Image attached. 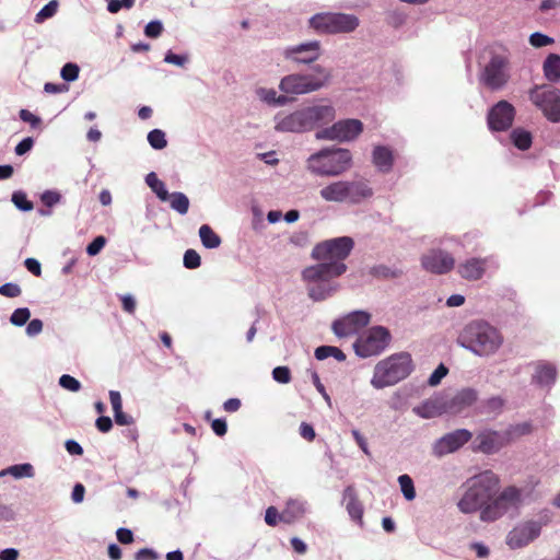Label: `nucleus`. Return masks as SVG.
Segmentation results:
<instances>
[{
  "label": "nucleus",
  "instance_id": "1",
  "mask_svg": "<svg viewBox=\"0 0 560 560\" xmlns=\"http://www.w3.org/2000/svg\"><path fill=\"white\" fill-rule=\"evenodd\" d=\"M353 247L354 242L350 236H340L318 243L313 248L312 257L319 262L302 271V279L313 301H324L338 291L339 284L335 279L347 271L345 260Z\"/></svg>",
  "mask_w": 560,
  "mask_h": 560
},
{
  "label": "nucleus",
  "instance_id": "2",
  "mask_svg": "<svg viewBox=\"0 0 560 560\" xmlns=\"http://www.w3.org/2000/svg\"><path fill=\"white\" fill-rule=\"evenodd\" d=\"M335 118L336 109L330 103H318L277 113L273 129L282 133H305L332 122Z\"/></svg>",
  "mask_w": 560,
  "mask_h": 560
},
{
  "label": "nucleus",
  "instance_id": "3",
  "mask_svg": "<svg viewBox=\"0 0 560 560\" xmlns=\"http://www.w3.org/2000/svg\"><path fill=\"white\" fill-rule=\"evenodd\" d=\"M456 342L477 357L490 358L501 349L504 337L499 328L487 320L474 319L462 328Z\"/></svg>",
  "mask_w": 560,
  "mask_h": 560
},
{
  "label": "nucleus",
  "instance_id": "4",
  "mask_svg": "<svg viewBox=\"0 0 560 560\" xmlns=\"http://www.w3.org/2000/svg\"><path fill=\"white\" fill-rule=\"evenodd\" d=\"M499 478L491 470L482 471L467 479L463 485L464 493L457 502L458 510L464 514L480 512L497 493Z\"/></svg>",
  "mask_w": 560,
  "mask_h": 560
},
{
  "label": "nucleus",
  "instance_id": "5",
  "mask_svg": "<svg viewBox=\"0 0 560 560\" xmlns=\"http://www.w3.org/2000/svg\"><path fill=\"white\" fill-rule=\"evenodd\" d=\"M512 54L502 44H494L488 50V60L483 65L479 80L491 91L502 90L512 78Z\"/></svg>",
  "mask_w": 560,
  "mask_h": 560
},
{
  "label": "nucleus",
  "instance_id": "6",
  "mask_svg": "<svg viewBox=\"0 0 560 560\" xmlns=\"http://www.w3.org/2000/svg\"><path fill=\"white\" fill-rule=\"evenodd\" d=\"M306 163V167L312 174L322 177H334L343 174L351 167L352 154L348 149L326 148L311 154Z\"/></svg>",
  "mask_w": 560,
  "mask_h": 560
},
{
  "label": "nucleus",
  "instance_id": "7",
  "mask_svg": "<svg viewBox=\"0 0 560 560\" xmlns=\"http://www.w3.org/2000/svg\"><path fill=\"white\" fill-rule=\"evenodd\" d=\"M412 371L410 353H394L375 365L371 385L376 389L393 386L407 378Z\"/></svg>",
  "mask_w": 560,
  "mask_h": 560
},
{
  "label": "nucleus",
  "instance_id": "8",
  "mask_svg": "<svg viewBox=\"0 0 560 560\" xmlns=\"http://www.w3.org/2000/svg\"><path fill=\"white\" fill-rule=\"evenodd\" d=\"M331 71L320 65L312 68L311 73H291L284 75L279 82V90L289 95H303L319 91L328 85Z\"/></svg>",
  "mask_w": 560,
  "mask_h": 560
},
{
  "label": "nucleus",
  "instance_id": "9",
  "mask_svg": "<svg viewBox=\"0 0 560 560\" xmlns=\"http://www.w3.org/2000/svg\"><path fill=\"white\" fill-rule=\"evenodd\" d=\"M359 24L357 15L342 12H320L308 19V27L319 35L351 33Z\"/></svg>",
  "mask_w": 560,
  "mask_h": 560
},
{
  "label": "nucleus",
  "instance_id": "10",
  "mask_svg": "<svg viewBox=\"0 0 560 560\" xmlns=\"http://www.w3.org/2000/svg\"><path fill=\"white\" fill-rule=\"evenodd\" d=\"M523 502V490L515 486H509L499 495H494L492 501L481 510L480 520L482 522H494L511 509L517 510Z\"/></svg>",
  "mask_w": 560,
  "mask_h": 560
},
{
  "label": "nucleus",
  "instance_id": "11",
  "mask_svg": "<svg viewBox=\"0 0 560 560\" xmlns=\"http://www.w3.org/2000/svg\"><path fill=\"white\" fill-rule=\"evenodd\" d=\"M530 102L539 108L551 122H560V92L548 85H535L528 92Z\"/></svg>",
  "mask_w": 560,
  "mask_h": 560
},
{
  "label": "nucleus",
  "instance_id": "12",
  "mask_svg": "<svg viewBox=\"0 0 560 560\" xmlns=\"http://www.w3.org/2000/svg\"><path fill=\"white\" fill-rule=\"evenodd\" d=\"M392 336L383 326H373L353 343L355 354L360 358L378 355L389 345Z\"/></svg>",
  "mask_w": 560,
  "mask_h": 560
},
{
  "label": "nucleus",
  "instance_id": "13",
  "mask_svg": "<svg viewBox=\"0 0 560 560\" xmlns=\"http://www.w3.org/2000/svg\"><path fill=\"white\" fill-rule=\"evenodd\" d=\"M363 130L359 119L349 118L334 122L330 127L322 128L316 132L319 140L348 142L354 140Z\"/></svg>",
  "mask_w": 560,
  "mask_h": 560
},
{
  "label": "nucleus",
  "instance_id": "14",
  "mask_svg": "<svg viewBox=\"0 0 560 560\" xmlns=\"http://www.w3.org/2000/svg\"><path fill=\"white\" fill-rule=\"evenodd\" d=\"M472 433L467 429H456L438 439L432 445V453L436 457H443L447 454L458 451L468 443Z\"/></svg>",
  "mask_w": 560,
  "mask_h": 560
},
{
  "label": "nucleus",
  "instance_id": "15",
  "mask_svg": "<svg viewBox=\"0 0 560 560\" xmlns=\"http://www.w3.org/2000/svg\"><path fill=\"white\" fill-rule=\"evenodd\" d=\"M515 107L508 101H500L488 112L487 124L491 131H505L515 118Z\"/></svg>",
  "mask_w": 560,
  "mask_h": 560
},
{
  "label": "nucleus",
  "instance_id": "16",
  "mask_svg": "<svg viewBox=\"0 0 560 560\" xmlns=\"http://www.w3.org/2000/svg\"><path fill=\"white\" fill-rule=\"evenodd\" d=\"M371 315L365 311H353L341 318L334 320L331 329L337 337H347L357 334L368 326Z\"/></svg>",
  "mask_w": 560,
  "mask_h": 560
},
{
  "label": "nucleus",
  "instance_id": "17",
  "mask_svg": "<svg viewBox=\"0 0 560 560\" xmlns=\"http://www.w3.org/2000/svg\"><path fill=\"white\" fill-rule=\"evenodd\" d=\"M541 524L536 521H527L515 526L506 536V544L512 549L527 546L539 537Z\"/></svg>",
  "mask_w": 560,
  "mask_h": 560
},
{
  "label": "nucleus",
  "instance_id": "18",
  "mask_svg": "<svg viewBox=\"0 0 560 560\" xmlns=\"http://www.w3.org/2000/svg\"><path fill=\"white\" fill-rule=\"evenodd\" d=\"M322 55L319 40H310L298 45L289 46L284 49L285 59L300 63L308 65L316 61Z\"/></svg>",
  "mask_w": 560,
  "mask_h": 560
},
{
  "label": "nucleus",
  "instance_id": "19",
  "mask_svg": "<svg viewBox=\"0 0 560 560\" xmlns=\"http://www.w3.org/2000/svg\"><path fill=\"white\" fill-rule=\"evenodd\" d=\"M509 442L506 433L494 430H483L479 432L474 441V451L490 455L499 452Z\"/></svg>",
  "mask_w": 560,
  "mask_h": 560
},
{
  "label": "nucleus",
  "instance_id": "20",
  "mask_svg": "<svg viewBox=\"0 0 560 560\" xmlns=\"http://www.w3.org/2000/svg\"><path fill=\"white\" fill-rule=\"evenodd\" d=\"M422 267L432 273L444 275L454 268L455 259L441 249H432L421 258Z\"/></svg>",
  "mask_w": 560,
  "mask_h": 560
},
{
  "label": "nucleus",
  "instance_id": "21",
  "mask_svg": "<svg viewBox=\"0 0 560 560\" xmlns=\"http://www.w3.org/2000/svg\"><path fill=\"white\" fill-rule=\"evenodd\" d=\"M498 267L495 260L492 257L486 258H470L462 262L457 267L459 276L469 281H476L482 278L487 267Z\"/></svg>",
  "mask_w": 560,
  "mask_h": 560
},
{
  "label": "nucleus",
  "instance_id": "22",
  "mask_svg": "<svg viewBox=\"0 0 560 560\" xmlns=\"http://www.w3.org/2000/svg\"><path fill=\"white\" fill-rule=\"evenodd\" d=\"M478 399V393L474 388H463L443 405L445 412L460 413L465 409L472 406Z\"/></svg>",
  "mask_w": 560,
  "mask_h": 560
},
{
  "label": "nucleus",
  "instance_id": "23",
  "mask_svg": "<svg viewBox=\"0 0 560 560\" xmlns=\"http://www.w3.org/2000/svg\"><path fill=\"white\" fill-rule=\"evenodd\" d=\"M535 372L532 376V383L550 389L558 376L557 368L553 363L547 361H538L534 363Z\"/></svg>",
  "mask_w": 560,
  "mask_h": 560
},
{
  "label": "nucleus",
  "instance_id": "24",
  "mask_svg": "<svg viewBox=\"0 0 560 560\" xmlns=\"http://www.w3.org/2000/svg\"><path fill=\"white\" fill-rule=\"evenodd\" d=\"M346 202L358 205L373 196V189L365 180H345Z\"/></svg>",
  "mask_w": 560,
  "mask_h": 560
},
{
  "label": "nucleus",
  "instance_id": "25",
  "mask_svg": "<svg viewBox=\"0 0 560 560\" xmlns=\"http://www.w3.org/2000/svg\"><path fill=\"white\" fill-rule=\"evenodd\" d=\"M307 502L301 499H290L280 513V522L292 524L302 518L307 512Z\"/></svg>",
  "mask_w": 560,
  "mask_h": 560
},
{
  "label": "nucleus",
  "instance_id": "26",
  "mask_svg": "<svg viewBox=\"0 0 560 560\" xmlns=\"http://www.w3.org/2000/svg\"><path fill=\"white\" fill-rule=\"evenodd\" d=\"M372 160L376 168L382 173H388L393 167V152L387 147L376 145L373 150Z\"/></svg>",
  "mask_w": 560,
  "mask_h": 560
},
{
  "label": "nucleus",
  "instance_id": "27",
  "mask_svg": "<svg viewBox=\"0 0 560 560\" xmlns=\"http://www.w3.org/2000/svg\"><path fill=\"white\" fill-rule=\"evenodd\" d=\"M343 500L347 501L346 509L349 516L353 521H359L362 524L363 506L358 500L355 490L353 487L348 486L343 490Z\"/></svg>",
  "mask_w": 560,
  "mask_h": 560
},
{
  "label": "nucleus",
  "instance_id": "28",
  "mask_svg": "<svg viewBox=\"0 0 560 560\" xmlns=\"http://www.w3.org/2000/svg\"><path fill=\"white\" fill-rule=\"evenodd\" d=\"M319 196L328 202H346L345 180L334 182L323 187Z\"/></svg>",
  "mask_w": 560,
  "mask_h": 560
},
{
  "label": "nucleus",
  "instance_id": "29",
  "mask_svg": "<svg viewBox=\"0 0 560 560\" xmlns=\"http://www.w3.org/2000/svg\"><path fill=\"white\" fill-rule=\"evenodd\" d=\"M256 94L260 101L271 106H284L292 101L284 93L278 95L275 89L259 88Z\"/></svg>",
  "mask_w": 560,
  "mask_h": 560
},
{
  "label": "nucleus",
  "instance_id": "30",
  "mask_svg": "<svg viewBox=\"0 0 560 560\" xmlns=\"http://www.w3.org/2000/svg\"><path fill=\"white\" fill-rule=\"evenodd\" d=\"M544 75L549 82H558L560 80V56L550 54L542 63Z\"/></svg>",
  "mask_w": 560,
  "mask_h": 560
},
{
  "label": "nucleus",
  "instance_id": "31",
  "mask_svg": "<svg viewBox=\"0 0 560 560\" xmlns=\"http://www.w3.org/2000/svg\"><path fill=\"white\" fill-rule=\"evenodd\" d=\"M412 411L423 419H431L440 416L444 409L433 400H425L419 406L413 407Z\"/></svg>",
  "mask_w": 560,
  "mask_h": 560
},
{
  "label": "nucleus",
  "instance_id": "32",
  "mask_svg": "<svg viewBox=\"0 0 560 560\" xmlns=\"http://www.w3.org/2000/svg\"><path fill=\"white\" fill-rule=\"evenodd\" d=\"M144 180L161 201L168 200L170 192L167 191L165 184L158 178V175L154 172L147 174Z\"/></svg>",
  "mask_w": 560,
  "mask_h": 560
},
{
  "label": "nucleus",
  "instance_id": "33",
  "mask_svg": "<svg viewBox=\"0 0 560 560\" xmlns=\"http://www.w3.org/2000/svg\"><path fill=\"white\" fill-rule=\"evenodd\" d=\"M199 237L202 245L208 249H214L221 245V237L208 224L200 226Z\"/></svg>",
  "mask_w": 560,
  "mask_h": 560
},
{
  "label": "nucleus",
  "instance_id": "34",
  "mask_svg": "<svg viewBox=\"0 0 560 560\" xmlns=\"http://www.w3.org/2000/svg\"><path fill=\"white\" fill-rule=\"evenodd\" d=\"M7 475H10V476L14 477L15 479H20V478H24V477L31 478L34 476V467L28 463L12 465V466H10L5 469H2L0 471V477L7 476Z\"/></svg>",
  "mask_w": 560,
  "mask_h": 560
},
{
  "label": "nucleus",
  "instance_id": "35",
  "mask_svg": "<svg viewBox=\"0 0 560 560\" xmlns=\"http://www.w3.org/2000/svg\"><path fill=\"white\" fill-rule=\"evenodd\" d=\"M314 355L318 361H323L330 357L335 358L339 362L346 360V354L342 352V350L334 346L317 347L315 349Z\"/></svg>",
  "mask_w": 560,
  "mask_h": 560
},
{
  "label": "nucleus",
  "instance_id": "36",
  "mask_svg": "<svg viewBox=\"0 0 560 560\" xmlns=\"http://www.w3.org/2000/svg\"><path fill=\"white\" fill-rule=\"evenodd\" d=\"M168 200H170V206L174 211L178 212L182 215H184L188 212L189 199L184 192H180V191L172 192V194H170Z\"/></svg>",
  "mask_w": 560,
  "mask_h": 560
},
{
  "label": "nucleus",
  "instance_id": "37",
  "mask_svg": "<svg viewBox=\"0 0 560 560\" xmlns=\"http://www.w3.org/2000/svg\"><path fill=\"white\" fill-rule=\"evenodd\" d=\"M513 144L520 150H527L532 145V135L522 128H516L511 132Z\"/></svg>",
  "mask_w": 560,
  "mask_h": 560
},
{
  "label": "nucleus",
  "instance_id": "38",
  "mask_svg": "<svg viewBox=\"0 0 560 560\" xmlns=\"http://www.w3.org/2000/svg\"><path fill=\"white\" fill-rule=\"evenodd\" d=\"M370 275L378 279H394L402 275V271L386 265H376L370 269Z\"/></svg>",
  "mask_w": 560,
  "mask_h": 560
},
{
  "label": "nucleus",
  "instance_id": "39",
  "mask_svg": "<svg viewBox=\"0 0 560 560\" xmlns=\"http://www.w3.org/2000/svg\"><path fill=\"white\" fill-rule=\"evenodd\" d=\"M398 483H399L400 490L404 494V498L407 501H412L416 498V490H415V485H413V480L411 479V477L406 474L400 475L398 477Z\"/></svg>",
  "mask_w": 560,
  "mask_h": 560
},
{
  "label": "nucleus",
  "instance_id": "40",
  "mask_svg": "<svg viewBox=\"0 0 560 560\" xmlns=\"http://www.w3.org/2000/svg\"><path fill=\"white\" fill-rule=\"evenodd\" d=\"M148 142L154 150H162L167 145L166 135L161 129H153L148 133Z\"/></svg>",
  "mask_w": 560,
  "mask_h": 560
},
{
  "label": "nucleus",
  "instance_id": "41",
  "mask_svg": "<svg viewBox=\"0 0 560 560\" xmlns=\"http://www.w3.org/2000/svg\"><path fill=\"white\" fill-rule=\"evenodd\" d=\"M31 317V311L27 307H19L10 316V323L14 326H24Z\"/></svg>",
  "mask_w": 560,
  "mask_h": 560
},
{
  "label": "nucleus",
  "instance_id": "42",
  "mask_svg": "<svg viewBox=\"0 0 560 560\" xmlns=\"http://www.w3.org/2000/svg\"><path fill=\"white\" fill-rule=\"evenodd\" d=\"M58 9L57 0H51L45 4L35 16L36 23H43L45 20L54 16Z\"/></svg>",
  "mask_w": 560,
  "mask_h": 560
},
{
  "label": "nucleus",
  "instance_id": "43",
  "mask_svg": "<svg viewBox=\"0 0 560 560\" xmlns=\"http://www.w3.org/2000/svg\"><path fill=\"white\" fill-rule=\"evenodd\" d=\"M11 200L21 211H31L33 209V202L27 199L26 194L23 191H14Z\"/></svg>",
  "mask_w": 560,
  "mask_h": 560
},
{
  "label": "nucleus",
  "instance_id": "44",
  "mask_svg": "<svg viewBox=\"0 0 560 560\" xmlns=\"http://www.w3.org/2000/svg\"><path fill=\"white\" fill-rule=\"evenodd\" d=\"M503 399L500 396L490 397L482 404V412L498 413L503 407Z\"/></svg>",
  "mask_w": 560,
  "mask_h": 560
},
{
  "label": "nucleus",
  "instance_id": "45",
  "mask_svg": "<svg viewBox=\"0 0 560 560\" xmlns=\"http://www.w3.org/2000/svg\"><path fill=\"white\" fill-rule=\"evenodd\" d=\"M80 68L77 63L68 62L60 71L61 78L67 82L75 81L79 77Z\"/></svg>",
  "mask_w": 560,
  "mask_h": 560
},
{
  "label": "nucleus",
  "instance_id": "46",
  "mask_svg": "<svg viewBox=\"0 0 560 560\" xmlns=\"http://www.w3.org/2000/svg\"><path fill=\"white\" fill-rule=\"evenodd\" d=\"M183 262L185 268L196 269L201 265V258L195 249H187L184 254Z\"/></svg>",
  "mask_w": 560,
  "mask_h": 560
},
{
  "label": "nucleus",
  "instance_id": "47",
  "mask_svg": "<svg viewBox=\"0 0 560 560\" xmlns=\"http://www.w3.org/2000/svg\"><path fill=\"white\" fill-rule=\"evenodd\" d=\"M59 385L70 392L77 393L81 389V383L69 374H63L59 378Z\"/></svg>",
  "mask_w": 560,
  "mask_h": 560
},
{
  "label": "nucleus",
  "instance_id": "48",
  "mask_svg": "<svg viewBox=\"0 0 560 560\" xmlns=\"http://www.w3.org/2000/svg\"><path fill=\"white\" fill-rule=\"evenodd\" d=\"M272 378L280 384L291 382V371L288 366H277L272 370Z\"/></svg>",
  "mask_w": 560,
  "mask_h": 560
},
{
  "label": "nucleus",
  "instance_id": "49",
  "mask_svg": "<svg viewBox=\"0 0 560 560\" xmlns=\"http://www.w3.org/2000/svg\"><path fill=\"white\" fill-rule=\"evenodd\" d=\"M553 43V38L536 32L529 36V44L536 48L545 47Z\"/></svg>",
  "mask_w": 560,
  "mask_h": 560
},
{
  "label": "nucleus",
  "instance_id": "50",
  "mask_svg": "<svg viewBox=\"0 0 560 560\" xmlns=\"http://www.w3.org/2000/svg\"><path fill=\"white\" fill-rule=\"evenodd\" d=\"M447 373H448V369L443 363H441L430 375V377L428 380V384L430 386L439 385L441 383L442 378H444L447 375Z\"/></svg>",
  "mask_w": 560,
  "mask_h": 560
},
{
  "label": "nucleus",
  "instance_id": "51",
  "mask_svg": "<svg viewBox=\"0 0 560 560\" xmlns=\"http://www.w3.org/2000/svg\"><path fill=\"white\" fill-rule=\"evenodd\" d=\"M311 377H312V382H313L315 388L323 396V398L325 399L327 405L330 407L331 406L330 396L328 395V393L326 392L325 386L320 382L318 373L316 371H311Z\"/></svg>",
  "mask_w": 560,
  "mask_h": 560
},
{
  "label": "nucleus",
  "instance_id": "52",
  "mask_svg": "<svg viewBox=\"0 0 560 560\" xmlns=\"http://www.w3.org/2000/svg\"><path fill=\"white\" fill-rule=\"evenodd\" d=\"M22 290L19 284L13 282H7L0 285V294L7 298H16L21 295Z\"/></svg>",
  "mask_w": 560,
  "mask_h": 560
},
{
  "label": "nucleus",
  "instance_id": "53",
  "mask_svg": "<svg viewBox=\"0 0 560 560\" xmlns=\"http://www.w3.org/2000/svg\"><path fill=\"white\" fill-rule=\"evenodd\" d=\"M163 31V24L159 20H154L149 22L144 27V34L148 37L156 38L161 35Z\"/></svg>",
  "mask_w": 560,
  "mask_h": 560
},
{
  "label": "nucleus",
  "instance_id": "54",
  "mask_svg": "<svg viewBox=\"0 0 560 560\" xmlns=\"http://www.w3.org/2000/svg\"><path fill=\"white\" fill-rule=\"evenodd\" d=\"M164 61L166 63H172L177 67H185V65L188 62V55H177L174 54L172 50H168L165 54Z\"/></svg>",
  "mask_w": 560,
  "mask_h": 560
},
{
  "label": "nucleus",
  "instance_id": "55",
  "mask_svg": "<svg viewBox=\"0 0 560 560\" xmlns=\"http://www.w3.org/2000/svg\"><path fill=\"white\" fill-rule=\"evenodd\" d=\"M106 238L102 235L96 236L86 247L89 256H96L105 246Z\"/></svg>",
  "mask_w": 560,
  "mask_h": 560
},
{
  "label": "nucleus",
  "instance_id": "56",
  "mask_svg": "<svg viewBox=\"0 0 560 560\" xmlns=\"http://www.w3.org/2000/svg\"><path fill=\"white\" fill-rule=\"evenodd\" d=\"M60 199L61 195L56 190H45L40 196V200L46 207H54Z\"/></svg>",
  "mask_w": 560,
  "mask_h": 560
},
{
  "label": "nucleus",
  "instance_id": "57",
  "mask_svg": "<svg viewBox=\"0 0 560 560\" xmlns=\"http://www.w3.org/2000/svg\"><path fill=\"white\" fill-rule=\"evenodd\" d=\"M19 116L24 122H28L32 128H37L42 122L38 116H35L27 109H21Z\"/></svg>",
  "mask_w": 560,
  "mask_h": 560
},
{
  "label": "nucleus",
  "instance_id": "58",
  "mask_svg": "<svg viewBox=\"0 0 560 560\" xmlns=\"http://www.w3.org/2000/svg\"><path fill=\"white\" fill-rule=\"evenodd\" d=\"M33 145H34V140H33V138H31V137H26V138H24L23 140H21V141L16 144V147H15V149H14L15 154H16V155H24L25 153H27L28 151H31V150H32Z\"/></svg>",
  "mask_w": 560,
  "mask_h": 560
},
{
  "label": "nucleus",
  "instance_id": "59",
  "mask_svg": "<svg viewBox=\"0 0 560 560\" xmlns=\"http://www.w3.org/2000/svg\"><path fill=\"white\" fill-rule=\"evenodd\" d=\"M43 322L39 318H34L28 322L26 326V334L30 337H35L39 335L43 330Z\"/></svg>",
  "mask_w": 560,
  "mask_h": 560
},
{
  "label": "nucleus",
  "instance_id": "60",
  "mask_svg": "<svg viewBox=\"0 0 560 560\" xmlns=\"http://www.w3.org/2000/svg\"><path fill=\"white\" fill-rule=\"evenodd\" d=\"M279 521H280V513L278 512V510L275 506H269L266 510L265 522L269 526H276Z\"/></svg>",
  "mask_w": 560,
  "mask_h": 560
},
{
  "label": "nucleus",
  "instance_id": "61",
  "mask_svg": "<svg viewBox=\"0 0 560 560\" xmlns=\"http://www.w3.org/2000/svg\"><path fill=\"white\" fill-rule=\"evenodd\" d=\"M211 428L218 436L225 435L228 431V424L223 418L214 419L211 423Z\"/></svg>",
  "mask_w": 560,
  "mask_h": 560
},
{
  "label": "nucleus",
  "instance_id": "62",
  "mask_svg": "<svg viewBox=\"0 0 560 560\" xmlns=\"http://www.w3.org/2000/svg\"><path fill=\"white\" fill-rule=\"evenodd\" d=\"M25 268L36 277H39L42 273L40 262L35 258H26L24 261Z\"/></svg>",
  "mask_w": 560,
  "mask_h": 560
},
{
  "label": "nucleus",
  "instance_id": "63",
  "mask_svg": "<svg viewBox=\"0 0 560 560\" xmlns=\"http://www.w3.org/2000/svg\"><path fill=\"white\" fill-rule=\"evenodd\" d=\"M95 425L98 431L106 433L113 428V421L109 417L101 416L96 419Z\"/></svg>",
  "mask_w": 560,
  "mask_h": 560
},
{
  "label": "nucleus",
  "instance_id": "64",
  "mask_svg": "<svg viewBox=\"0 0 560 560\" xmlns=\"http://www.w3.org/2000/svg\"><path fill=\"white\" fill-rule=\"evenodd\" d=\"M159 558L158 553L150 548L140 549L136 555V560H156Z\"/></svg>",
  "mask_w": 560,
  "mask_h": 560
}]
</instances>
